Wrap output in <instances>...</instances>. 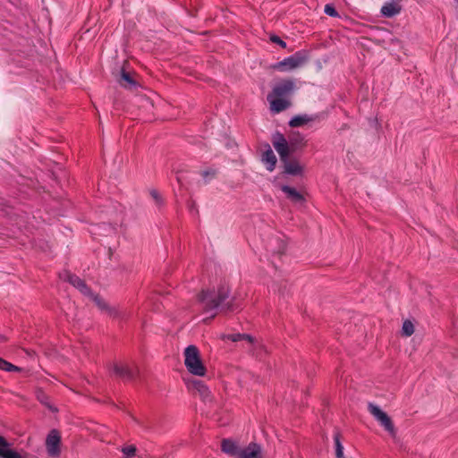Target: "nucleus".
Instances as JSON below:
<instances>
[{"mask_svg": "<svg viewBox=\"0 0 458 458\" xmlns=\"http://www.w3.org/2000/svg\"><path fill=\"white\" fill-rule=\"evenodd\" d=\"M224 339H227L232 342L245 340L250 344H254V338L250 335L247 334H231L224 336Z\"/></svg>", "mask_w": 458, "mask_h": 458, "instance_id": "6ab92c4d", "label": "nucleus"}, {"mask_svg": "<svg viewBox=\"0 0 458 458\" xmlns=\"http://www.w3.org/2000/svg\"><path fill=\"white\" fill-rule=\"evenodd\" d=\"M229 295V287L223 284L217 290L202 291L199 295V302L205 312H213L218 306L227 299Z\"/></svg>", "mask_w": 458, "mask_h": 458, "instance_id": "f03ea898", "label": "nucleus"}, {"mask_svg": "<svg viewBox=\"0 0 458 458\" xmlns=\"http://www.w3.org/2000/svg\"><path fill=\"white\" fill-rule=\"evenodd\" d=\"M269 39L271 42L279 45L283 48L286 47V43L276 35H271Z\"/></svg>", "mask_w": 458, "mask_h": 458, "instance_id": "393cba45", "label": "nucleus"}, {"mask_svg": "<svg viewBox=\"0 0 458 458\" xmlns=\"http://www.w3.org/2000/svg\"><path fill=\"white\" fill-rule=\"evenodd\" d=\"M122 79L131 86L135 85V81L132 80L131 75L124 71L122 72Z\"/></svg>", "mask_w": 458, "mask_h": 458, "instance_id": "a878e982", "label": "nucleus"}, {"mask_svg": "<svg viewBox=\"0 0 458 458\" xmlns=\"http://www.w3.org/2000/svg\"><path fill=\"white\" fill-rule=\"evenodd\" d=\"M306 61L307 55L303 52L298 51L282 61L273 64L271 69L281 72H287L302 66Z\"/></svg>", "mask_w": 458, "mask_h": 458, "instance_id": "20e7f679", "label": "nucleus"}, {"mask_svg": "<svg viewBox=\"0 0 458 458\" xmlns=\"http://www.w3.org/2000/svg\"><path fill=\"white\" fill-rule=\"evenodd\" d=\"M238 458H261V447L256 443L249 444L242 449Z\"/></svg>", "mask_w": 458, "mask_h": 458, "instance_id": "f8f14e48", "label": "nucleus"}, {"mask_svg": "<svg viewBox=\"0 0 458 458\" xmlns=\"http://www.w3.org/2000/svg\"><path fill=\"white\" fill-rule=\"evenodd\" d=\"M67 281L74 287L79 289L84 295H91L94 302L99 307V309H106V304L98 295H92L89 288L87 286L85 282L75 275L67 274Z\"/></svg>", "mask_w": 458, "mask_h": 458, "instance_id": "0eeeda50", "label": "nucleus"}, {"mask_svg": "<svg viewBox=\"0 0 458 458\" xmlns=\"http://www.w3.org/2000/svg\"><path fill=\"white\" fill-rule=\"evenodd\" d=\"M324 12L326 14H327L330 17H338L339 16L337 11L332 4H326Z\"/></svg>", "mask_w": 458, "mask_h": 458, "instance_id": "b1692460", "label": "nucleus"}, {"mask_svg": "<svg viewBox=\"0 0 458 458\" xmlns=\"http://www.w3.org/2000/svg\"><path fill=\"white\" fill-rule=\"evenodd\" d=\"M402 4L397 1H388L386 2L381 9L380 14L385 18H393L402 12Z\"/></svg>", "mask_w": 458, "mask_h": 458, "instance_id": "9d476101", "label": "nucleus"}, {"mask_svg": "<svg viewBox=\"0 0 458 458\" xmlns=\"http://www.w3.org/2000/svg\"><path fill=\"white\" fill-rule=\"evenodd\" d=\"M262 162L270 172L276 168L277 160L269 145H267V149L262 154Z\"/></svg>", "mask_w": 458, "mask_h": 458, "instance_id": "ddd939ff", "label": "nucleus"}, {"mask_svg": "<svg viewBox=\"0 0 458 458\" xmlns=\"http://www.w3.org/2000/svg\"><path fill=\"white\" fill-rule=\"evenodd\" d=\"M6 341V337L0 334V344Z\"/></svg>", "mask_w": 458, "mask_h": 458, "instance_id": "cd10ccee", "label": "nucleus"}, {"mask_svg": "<svg viewBox=\"0 0 458 458\" xmlns=\"http://www.w3.org/2000/svg\"><path fill=\"white\" fill-rule=\"evenodd\" d=\"M296 89L295 81L284 79L276 82L267 99L269 103V109L273 114H279L291 106L290 97Z\"/></svg>", "mask_w": 458, "mask_h": 458, "instance_id": "f257e3e1", "label": "nucleus"}, {"mask_svg": "<svg viewBox=\"0 0 458 458\" xmlns=\"http://www.w3.org/2000/svg\"><path fill=\"white\" fill-rule=\"evenodd\" d=\"M185 384L189 390L197 391L204 402H210L212 400L210 390L202 381L190 379L185 381Z\"/></svg>", "mask_w": 458, "mask_h": 458, "instance_id": "1a4fd4ad", "label": "nucleus"}, {"mask_svg": "<svg viewBox=\"0 0 458 458\" xmlns=\"http://www.w3.org/2000/svg\"><path fill=\"white\" fill-rule=\"evenodd\" d=\"M272 143L275 149L279 154L281 160L286 161V159L289 157L291 150L284 136L280 132L275 133L273 135Z\"/></svg>", "mask_w": 458, "mask_h": 458, "instance_id": "6e6552de", "label": "nucleus"}, {"mask_svg": "<svg viewBox=\"0 0 458 458\" xmlns=\"http://www.w3.org/2000/svg\"><path fill=\"white\" fill-rule=\"evenodd\" d=\"M221 448L224 453L237 458L242 451V449L238 447L237 444L231 439H224L221 444Z\"/></svg>", "mask_w": 458, "mask_h": 458, "instance_id": "2eb2a0df", "label": "nucleus"}, {"mask_svg": "<svg viewBox=\"0 0 458 458\" xmlns=\"http://www.w3.org/2000/svg\"><path fill=\"white\" fill-rule=\"evenodd\" d=\"M184 366L187 371L196 377H205L207 368L196 345L191 344L184 349Z\"/></svg>", "mask_w": 458, "mask_h": 458, "instance_id": "7ed1b4c3", "label": "nucleus"}, {"mask_svg": "<svg viewBox=\"0 0 458 458\" xmlns=\"http://www.w3.org/2000/svg\"><path fill=\"white\" fill-rule=\"evenodd\" d=\"M150 195L155 199V201H156V203L157 205H161L162 204L161 197H160L159 193L156 190H152L150 191Z\"/></svg>", "mask_w": 458, "mask_h": 458, "instance_id": "bb28decb", "label": "nucleus"}, {"mask_svg": "<svg viewBox=\"0 0 458 458\" xmlns=\"http://www.w3.org/2000/svg\"><path fill=\"white\" fill-rule=\"evenodd\" d=\"M11 444L0 436V457L1 458H24L19 452L10 448Z\"/></svg>", "mask_w": 458, "mask_h": 458, "instance_id": "9b49d317", "label": "nucleus"}, {"mask_svg": "<svg viewBox=\"0 0 458 458\" xmlns=\"http://www.w3.org/2000/svg\"><path fill=\"white\" fill-rule=\"evenodd\" d=\"M122 453L124 458H132L136 454V447L132 445L123 446L122 448Z\"/></svg>", "mask_w": 458, "mask_h": 458, "instance_id": "5701e85b", "label": "nucleus"}, {"mask_svg": "<svg viewBox=\"0 0 458 458\" xmlns=\"http://www.w3.org/2000/svg\"><path fill=\"white\" fill-rule=\"evenodd\" d=\"M284 163V172L292 175H299L302 174V166L297 161H283Z\"/></svg>", "mask_w": 458, "mask_h": 458, "instance_id": "dca6fc26", "label": "nucleus"}, {"mask_svg": "<svg viewBox=\"0 0 458 458\" xmlns=\"http://www.w3.org/2000/svg\"><path fill=\"white\" fill-rule=\"evenodd\" d=\"M22 457L26 458V456H28V454H25V455H22L21 454H20Z\"/></svg>", "mask_w": 458, "mask_h": 458, "instance_id": "c85d7f7f", "label": "nucleus"}, {"mask_svg": "<svg viewBox=\"0 0 458 458\" xmlns=\"http://www.w3.org/2000/svg\"><path fill=\"white\" fill-rule=\"evenodd\" d=\"M0 369L7 372H20L21 369L0 357Z\"/></svg>", "mask_w": 458, "mask_h": 458, "instance_id": "aec40b11", "label": "nucleus"}, {"mask_svg": "<svg viewBox=\"0 0 458 458\" xmlns=\"http://www.w3.org/2000/svg\"><path fill=\"white\" fill-rule=\"evenodd\" d=\"M113 372L123 379H131L134 377L133 370L125 364L115 363L113 366Z\"/></svg>", "mask_w": 458, "mask_h": 458, "instance_id": "4468645a", "label": "nucleus"}, {"mask_svg": "<svg viewBox=\"0 0 458 458\" xmlns=\"http://www.w3.org/2000/svg\"><path fill=\"white\" fill-rule=\"evenodd\" d=\"M414 331L413 323L409 319L404 320L402 327V335L408 337L413 335Z\"/></svg>", "mask_w": 458, "mask_h": 458, "instance_id": "412c9836", "label": "nucleus"}, {"mask_svg": "<svg viewBox=\"0 0 458 458\" xmlns=\"http://www.w3.org/2000/svg\"><path fill=\"white\" fill-rule=\"evenodd\" d=\"M334 441H335V445L336 458H345L344 455V446L341 444L339 434L335 435Z\"/></svg>", "mask_w": 458, "mask_h": 458, "instance_id": "4be33fe9", "label": "nucleus"}, {"mask_svg": "<svg viewBox=\"0 0 458 458\" xmlns=\"http://www.w3.org/2000/svg\"><path fill=\"white\" fill-rule=\"evenodd\" d=\"M368 411L392 437H396V428L386 412L373 403H369Z\"/></svg>", "mask_w": 458, "mask_h": 458, "instance_id": "39448f33", "label": "nucleus"}, {"mask_svg": "<svg viewBox=\"0 0 458 458\" xmlns=\"http://www.w3.org/2000/svg\"><path fill=\"white\" fill-rule=\"evenodd\" d=\"M281 190L287 195V197L293 202L301 203L304 201V197L297 191L294 188L287 185H283Z\"/></svg>", "mask_w": 458, "mask_h": 458, "instance_id": "f3484780", "label": "nucleus"}, {"mask_svg": "<svg viewBox=\"0 0 458 458\" xmlns=\"http://www.w3.org/2000/svg\"><path fill=\"white\" fill-rule=\"evenodd\" d=\"M46 449L48 456L57 458L61 454V434L57 429H51L46 437Z\"/></svg>", "mask_w": 458, "mask_h": 458, "instance_id": "423d86ee", "label": "nucleus"}, {"mask_svg": "<svg viewBox=\"0 0 458 458\" xmlns=\"http://www.w3.org/2000/svg\"><path fill=\"white\" fill-rule=\"evenodd\" d=\"M312 119L307 114L295 115L289 121V125L291 127H300L302 126Z\"/></svg>", "mask_w": 458, "mask_h": 458, "instance_id": "a211bd4d", "label": "nucleus"}]
</instances>
